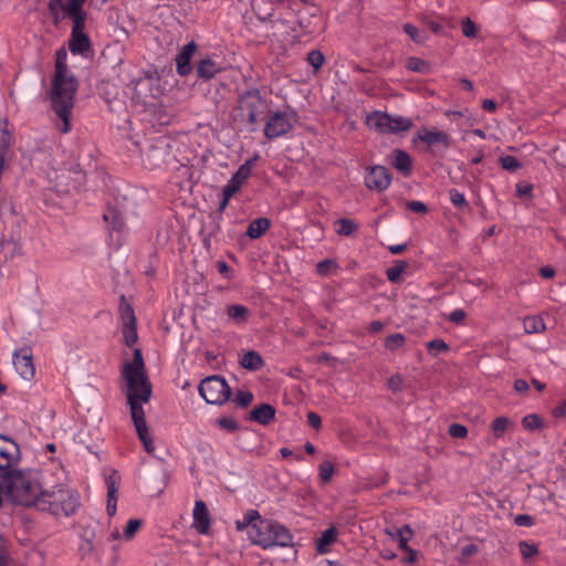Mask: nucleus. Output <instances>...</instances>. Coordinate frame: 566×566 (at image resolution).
<instances>
[{"instance_id":"obj_48","label":"nucleus","mask_w":566,"mask_h":566,"mask_svg":"<svg viewBox=\"0 0 566 566\" xmlns=\"http://www.w3.org/2000/svg\"><path fill=\"white\" fill-rule=\"evenodd\" d=\"M3 248L8 250L11 259L22 255V247L17 241L9 240L3 243Z\"/></svg>"},{"instance_id":"obj_30","label":"nucleus","mask_w":566,"mask_h":566,"mask_svg":"<svg viewBox=\"0 0 566 566\" xmlns=\"http://www.w3.org/2000/svg\"><path fill=\"white\" fill-rule=\"evenodd\" d=\"M406 67L409 71L418 72L421 74H429L431 72V66L429 62L415 56H411L407 60Z\"/></svg>"},{"instance_id":"obj_40","label":"nucleus","mask_w":566,"mask_h":566,"mask_svg":"<svg viewBox=\"0 0 566 566\" xmlns=\"http://www.w3.org/2000/svg\"><path fill=\"white\" fill-rule=\"evenodd\" d=\"M334 474V464L326 460L319 464V478L324 483L331 482Z\"/></svg>"},{"instance_id":"obj_2","label":"nucleus","mask_w":566,"mask_h":566,"mask_svg":"<svg viewBox=\"0 0 566 566\" xmlns=\"http://www.w3.org/2000/svg\"><path fill=\"white\" fill-rule=\"evenodd\" d=\"M77 91V80L69 71L66 65V52H56L55 75L51 90L53 111L60 122L56 127L60 133L67 134L71 130V116L74 106V97Z\"/></svg>"},{"instance_id":"obj_13","label":"nucleus","mask_w":566,"mask_h":566,"mask_svg":"<svg viewBox=\"0 0 566 566\" xmlns=\"http://www.w3.org/2000/svg\"><path fill=\"white\" fill-rule=\"evenodd\" d=\"M413 142H421L427 144L428 146L441 144L443 145L444 148H449L451 145V138L447 133L439 130L437 128L427 127H422L417 132Z\"/></svg>"},{"instance_id":"obj_29","label":"nucleus","mask_w":566,"mask_h":566,"mask_svg":"<svg viewBox=\"0 0 566 566\" xmlns=\"http://www.w3.org/2000/svg\"><path fill=\"white\" fill-rule=\"evenodd\" d=\"M336 233L338 235L349 237L358 230V224L352 219H338L335 221Z\"/></svg>"},{"instance_id":"obj_41","label":"nucleus","mask_w":566,"mask_h":566,"mask_svg":"<svg viewBox=\"0 0 566 566\" xmlns=\"http://www.w3.org/2000/svg\"><path fill=\"white\" fill-rule=\"evenodd\" d=\"M324 55L318 50H313L307 53L306 61L314 67L315 71L319 70L324 64Z\"/></svg>"},{"instance_id":"obj_43","label":"nucleus","mask_w":566,"mask_h":566,"mask_svg":"<svg viewBox=\"0 0 566 566\" xmlns=\"http://www.w3.org/2000/svg\"><path fill=\"white\" fill-rule=\"evenodd\" d=\"M337 264L332 259H325L316 264V271L319 275H328L332 270H335Z\"/></svg>"},{"instance_id":"obj_59","label":"nucleus","mask_w":566,"mask_h":566,"mask_svg":"<svg viewBox=\"0 0 566 566\" xmlns=\"http://www.w3.org/2000/svg\"><path fill=\"white\" fill-rule=\"evenodd\" d=\"M4 543V538L0 535V566H6L8 562Z\"/></svg>"},{"instance_id":"obj_61","label":"nucleus","mask_w":566,"mask_h":566,"mask_svg":"<svg viewBox=\"0 0 566 566\" xmlns=\"http://www.w3.org/2000/svg\"><path fill=\"white\" fill-rule=\"evenodd\" d=\"M539 274L544 279H552L555 275V270L551 266H544L539 270Z\"/></svg>"},{"instance_id":"obj_52","label":"nucleus","mask_w":566,"mask_h":566,"mask_svg":"<svg viewBox=\"0 0 566 566\" xmlns=\"http://www.w3.org/2000/svg\"><path fill=\"white\" fill-rule=\"evenodd\" d=\"M514 523L517 526L531 527L534 524V518L528 514H518L514 517Z\"/></svg>"},{"instance_id":"obj_24","label":"nucleus","mask_w":566,"mask_h":566,"mask_svg":"<svg viewBox=\"0 0 566 566\" xmlns=\"http://www.w3.org/2000/svg\"><path fill=\"white\" fill-rule=\"evenodd\" d=\"M494 438L500 439L503 434L514 428V422L505 416L496 417L490 424Z\"/></svg>"},{"instance_id":"obj_34","label":"nucleus","mask_w":566,"mask_h":566,"mask_svg":"<svg viewBox=\"0 0 566 566\" xmlns=\"http://www.w3.org/2000/svg\"><path fill=\"white\" fill-rule=\"evenodd\" d=\"M403 31L416 43H424L428 40V35L424 32H421L418 28H416L411 23H406L403 25Z\"/></svg>"},{"instance_id":"obj_11","label":"nucleus","mask_w":566,"mask_h":566,"mask_svg":"<svg viewBox=\"0 0 566 566\" xmlns=\"http://www.w3.org/2000/svg\"><path fill=\"white\" fill-rule=\"evenodd\" d=\"M391 176L389 170L384 166H374L369 168L365 177L367 188L371 190L382 191L390 186Z\"/></svg>"},{"instance_id":"obj_50","label":"nucleus","mask_w":566,"mask_h":566,"mask_svg":"<svg viewBox=\"0 0 566 566\" xmlns=\"http://www.w3.org/2000/svg\"><path fill=\"white\" fill-rule=\"evenodd\" d=\"M462 33L467 38H474L475 36V34H476V25H475V23L470 18H465L462 21Z\"/></svg>"},{"instance_id":"obj_27","label":"nucleus","mask_w":566,"mask_h":566,"mask_svg":"<svg viewBox=\"0 0 566 566\" xmlns=\"http://www.w3.org/2000/svg\"><path fill=\"white\" fill-rule=\"evenodd\" d=\"M524 331L527 334H538L546 329V325L541 316H528L523 322Z\"/></svg>"},{"instance_id":"obj_58","label":"nucleus","mask_w":566,"mask_h":566,"mask_svg":"<svg viewBox=\"0 0 566 566\" xmlns=\"http://www.w3.org/2000/svg\"><path fill=\"white\" fill-rule=\"evenodd\" d=\"M478 552V546L474 544H469L462 547L461 554L463 558H468Z\"/></svg>"},{"instance_id":"obj_3","label":"nucleus","mask_w":566,"mask_h":566,"mask_svg":"<svg viewBox=\"0 0 566 566\" xmlns=\"http://www.w3.org/2000/svg\"><path fill=\"white\" fill-rule=\"evenodd\" d=\"M86 0H50L49 9L55 23L70 18L73 23L69 49L73 54H83L91 49V40L85 33L86 12L83 4Z\"/></svg>"},{"instance_id":"obj_39","label":"nucleus","mask_w":566,"mask_h":566,"mask_svg":"<svg viewBox=\"0 0 566 566\" xmlns=\"http://www.w3.org/2000/svg\"><path fill=\"white\" fill-rule=\"evenodd\" d=\"M120 317L123 321V325H135L136 317L133 307L129 304H122L120 308Z\"/></svg>"},{"instance_id":"obj_47","label":"nucleus","mask_w":566,"mask_h":566,"mask_svg":"<svg viewBox=\"0 0 566 566\" xmlns=\"http://www.w3.org/2000/svg\"><path fill=\"white\" fill-rule=\"evenodd\" d=\"M449 434L452 437V438H458V439H462V438H465L468 436V429L463 424H460V423H452L450 427H449Z\"/></svg>"},{"instance_id":"obj_64","label":"nucleus","mask_w":566,"mask_h":566,"mask_svg":"<svg viewBox=\"0 0 566 566\" xmlns=\"http://www.w3.org/2000/svg\"><path fill=\"white\" fill-rule=\"evenodd\" d=\"M384 323L380 321H373L369 325V331L377 333L380 332L384 328Z\"/></svg>"},{"instance_id":"obj_57","label":"nucleus","mask_w":566,"mask_h":566,"mask_svg":"<svg viewBox=\"0 0 566 566\" xmlns=\"http://www.w3.org/2000/svg\"><path fill=\"white\" fill-rule=\"evenodd\" d=\"M514 389L520 394H525L528 391L530 386L526 380L524 379H517L514 382Z\"/></svg>"},{"instance_id":"obj_37","label":"nucleus","mask_w":566,"mask_h":566,"mask_svg":"<svg viewBox=\"0 0 566 566\" xmlns=\"http://www.w3.org/2000/svg\"><path fill=\"white\" fill-rule=\"evenodd\" d=\"M122 332H123L125 345L130 347L137 342L138 336H137L136 324L135 325H123Z\"/></svg>"},{"instance_id":"obj_56","label":"nucleus","mask_w":566,"mask_h":566,"mask_svg":"<svg viewBox=\"0 0 566 566\" xmlns=\"http://www.w3.org/2000/svg\"><path fill=\"white\" fill-rule=\"evenodd\" d=\"M307 421L315 429H318L321 427V424H322L321 417L317 413H315V412H308L307 413Z\"/></svg>"},{"instance_id":"obj_31","label":"nucleus","mask_w":566,"mask_h":566,"mask_svg":"<svg viewBox=\"0 0 566 566\" xmlns=\"http://www.w3.org/2000/svg\"><path fill=\"white\" fill-rule=\"evenodd\" d=\"M406 268H407L406 261H397L392 266L387 269V271H386L387 279L392 283L399 282L401 274Z\"/></svg>"},{"instance_id":"obj_17","label":"nucleus","mask_w":566,"mask_h":566,"mask_svg":"<svg viewBox=\"0 0 566 566\" xmlns=\"http://www.w3.org/2000/svg\"><path fill=\"white\" fill-rule=\"evenodd\" d=\"M275 417V408L269 403L254 407L249 415L250 420L260 424H269Z\"/></svg>"},{"instance_id":"obj_49","label":"nucleus","mask_w":566,"mask_h":566,"mask_svg":"<svg viewBox=\"0 0 566 566\" xmlns=\"http://www.w3.org/2000/svg\"><path fill=\"white\" fill-rule=\"evenodd\" d=\"M520 552L524 558H531L538 553V549L533 544H530L527 542H521L520 543Z\"/></svg>"},{"instance_id":"obj_35","label":"nucleus","mask_w":566,"mask_h":566,"mask_svg":"<svg viewBox=\"0 0 566 566\" xmlns=\"http://www.w3.org/2000/svg\"><path fill=\"white\" fill-rule=\"evenodd\" d=\"M252 165H253V160H247L243 165L240 166V168L237 170V172L231 178L235 181H240V185L242 186L243 182L251 175Z\"/></svg>"},{"instance_id":"obj_21","label":"nucleus","mask_w":566,"mask_h":566,"mask_svg":"<svg viewBox=\"0 0 566 566\" xmlns=\"http://www.w3.org/2000/svg\"><path fill=\"white\" fill-rule=\"evenodd\" d=\"M240 365L248 370L255 371L263 367L264 360L258 352L249 350L241 356Z\"/></svg>"},{"instance_id":"obj_62","label":"nucleus","mask_w":566,"mask_h":566,"mask_svg":"<svg viewBox=\"0 0 566 566\" xmlns=\"http://www.w3.org/2000/svg\"><path fill=\"white\" fill-rule=\"evenodd\" d=\"M407 249V244L403 243V244H395V245H389L388 247V250L391 254H400L402 253L405 250Z\"/></svg>"},{"instance_id":"obj_23","label":"nucleus","mask_w":566,"mask_h":566,"mask_svg":"<svg viewBox=\"0 0 566 566\" xmlns=\"http://www.w3.org/2000/svg\"><path fill=\"white\" fill-rule=\"evenodd\" d=\"M142 520L138 518H132L127 522L126 527L124 528L123 533H119L118 531H114L111 534V537L113 539H125L130 541L135 536V534L138 532V530L142 527Z\"/></svg>"},{"instance_id":"obj_1","label":"nucleus","mask_w":566,"mask_h":566,"mask_svg":"<svg viewBox=\"0 0 566 566\" xmlns=\"http://www.w3.org/2000/svg\"><path fill=\"white\" fill-rule=\"evenodd\" d=\"M122 376L125 380V395L138 438L145 450L150 453L155 447L149 436L143 405L150 400L151 385L146 376L145 363L139 348L134 350L133 361L124 364Z\"/></svg>"},{"instance_id":"obj_46","label":"nucleus","mask_w":566,"mask_h":566,"mask_svg":"<svg viewBox=\"0 0 566 566\" xmlns=\"http://www.w3.org/2000/svg\"><path fill=\"white\" fill-rule=\"evenodd\" d=\"M252 401L253 395L250 391H239L234 398V402L242 408L248 407Z\"/></svg>"},{"instance_id":"obj_8","label":"nucleus","mask_w":566,"mask_h":566,"mask_svg":"<svg viewBox=\"0 0 566 566\" xmlns=\"http://www.w3.org/2000/svg\"><path fill=\"white\" fill-rule=\"evenodd\" d=\"M198 390L205 401L210 405L224 403L231 394L227 381L219 376H210L201 380Z\"/></svg>"},{"instance_id":"obj_15","label":"nucleus","mask_w":566,"mask_h":566,"mask_svg":"<svg viewBox=\"0 0 566 566\" xmlns=\"http://www.w3.org/2000/svg\"><path fill=\"white\" fill-rule=\"evenodd\" d=\"M193 523L192 526L200 533L207 534L210 530V513L206 505V503L201 500L196 501L193 512Z\"/></svg>"},{"instance_id":"obj_22","label":"nucleus","mask_w":566,"mask_h":566,"mask_svg":"<svg viewBox=\"0 0 566 566\" xmlns=\"http://www.w3.org/2000/svg\"><path fill=\"white\" fill-rule=\"evenodd\" d=\"M271 227V221L268 218H258L251 221L248 227L247 235L250 239L261 238Z\"/></svg>"},{"instance_id":"obj_63","label":"nucleus","mask_w":566,"mask_h":566,"mask_svg":"<svg viewBox=\"0 0 566 566\" xmlns=\"http://www.w3.org/2000/svg\"><path fill=\"white\" fill-rule=\"evenodd\" d=\"M482 107L488 112H494L496 109V103L493 99H484Z\"/></svg>"},{"instance_id":"obj_7","label":"nucleus","mask_w":566,"mask_h":566,"mask_svg":"<svg viewBox=\"0 0 566 566\" xmlns=\"http://www.w3.org/2000/svg\"><path fill=\"white\" fill-rule=\"evenodd\" d=\"M366 124L380 134H396L408 130L412 126V122L407 117L382 112H374L368 115Z\"/></svg>"},{"instance_id":"obj_32","label":"nucleus","mask_w":566,"mask_h":566,"mask_svg":"<svg viewBox=\"0 0 566 566\" xmlns=\"http://www.w3.org/2000/svg\"><path fill=\"white\" fill-rule=\"evenodd\" d=\"M522 426L524 429H526L528 431H534V430H538V429L543 428L544 422H543V419L538 415L531 413V415H526L525 417H523Z\"/></svg>"},{"instance_id":"obj_12","label":"nucleus","mask_w":566,"mask_h":566,"mask_svg":"<svg viewBox=\"0 0 566 566\" xmlns=\"http://www.w3.org/2000/svg\"><path fill=\"white\" fill-rule=\"evenodd\" d=\"M12 361L18 374L25 380H31L35 374V367L32 360V354L29 348H22L15 352Z\"/></svg>"},{"instance_id":"obj_10","label":"nucleus","mask_w":566,"mask_h":566,"mask_svg":"<svg viewBox=\"0 0 566 566\" xmlns=\"http://www.w3.org/2000/svg\"><path fill=\"white\" fill-rule=\"evenodd\" d=\"M295 116L286 112L274 113L265 124L264 135L269 139L279 138L290 133L294 126Z\"/></svg>"},{"instance_id":"obj_25","label":"nucleus","mask_w":566,"mask_h":566,"mask_svg":"<svg viewBox=\"0 0 566 566\" xmlns=\"http://www.w3.org/2000/svg\"><path fill=\"white\" fill-rule=\"evenodd\" d=\"M392 166L403 175H409L411 171V158L406 151L395 149Z\"/></svg>"},{"instance_id":"obj_53","label":"nucleus","mask_w":566,"mask_h":566,"mask_svg":"<svg viewBox=\"0 0 566 566\" xmlns=\"http://www.w3.org/2000/svg\"><path fill=\"white\" fill-rule=\"evenodd\" d=\"M388 387L392 391H400L402 389V378L400 375H394L388 379Z\"/></svg>"},{"instance_id":"obj_26","label":"nucleus","mask_w":566,"mask_h":566,"mask_svg":"<svg viewBox=\"0 0 566 566\" xmlns=\"http://www.w3.org/2000/svg\"><path fill=\"white\" fill-rule=\"evenodd\" d=\"M336 530L335 527H329L325 530L321 537L317 539L316 543V549L318 553L324 554L327 552V548L331 544H333L336 541Z\"/></svg>"},{"instance_id":"obj_16","label":"nucleus","mask_w":566,"mask_h":566,"mask_svg":"<svg viewBox=\"0 0 566 566\" xmlns=\"http://www.w3.org/2000/svg\"><path fill=\"white\" fill-rule=\"evenodd\" d=\"M105 483L107 486V502H106V511L107 514L112 517L116 514V503H117V492L119 484V475L116 471L111 472L105 478Z\"/></svg>"},{"instance_id":"obj_6","label":"nucleus","mask_w":566,"mask_h":566,"mask_svg":"<svg viewBox=\"0 0 566 566\" xmlns=\"http://www.w3.org/2000/svg\"><path fill=\"white\" fill-rule=\"evenodd\" d=\"M238 112L242 122L252 125L263 119L269 105L258 91H248L239 97Z\"/></svg>"},{"instance_id":"obj_19","label":"nucleus","mask_w":566,"mask_h":566,"mask_svg":"<svg viewBox=\"0 0 566 566\" xmlns=\"http://www.w3.org/2000/svg\"><path fill=\"white\" fill-rule=\"evenodd\" d=\"M221 70V65L211 57L202 59L197 65L198 76L203 80L214 77Z\"/></svg>"},{"instance_id":"obj_51","label":"nucleus","mask_w":566,"mask_h":566,"mask_svg":"<svg viewBox=\"0 0 566 566\" xmlns=\"http://www.w3.org/2000/svg\"><path fill=\"white\" fill-rule=\"evenodd\" d=\"M241 188L240 181H235L232 178L227 182L222 189V196L231 198Z\"/></svg>"},{"instance_id":"obj_5","label":"nucleus","mask_w":566,"mask_h":566,"mask_svg":"<svg viewBox=\"0 0 566 566\" xmlns=\"http://www.w3.org/2000/svg\"><path fill=\"white\" fill-rule=\"evenodd\" d=\"M248 534L253 544L263 548L274 546L287 547L293 544V535L285 526L266 520L253 524Z\"/></svg>"},{"instance_id":"obj_18","label":"nucleus","mask_w":566,"mask_h":566,"mask_svg":"<svg viewBox=\"0 0 566 566\" xmlns=\"http://www.w3.org/2000/svg\"><path fill=\"white\" fill-rule=\"evenodd\" d=\"M143 163L149 169L160 167L165 163V151L160 147L150 146L143 154Z\"/></svg>"},{"instance_id":"obj_14","label":"nucleus","mask_w":566,"mask_h":566,"mask_svg":"<svg viewBox=\"0 0 566 566\" xmlns=\"http://www.w3.org/2000/svg\"><path fill=\"white\" fill-rule=\"evenodd\" d=\"M197 51V44L191 41L184 45L176 56V69L180 76H187L192 71L191 59Z\"/></svg>"},{"instance_id":"obj_60","label":"nucleus","mask_w":566,"mask_h":566,"mask_svg":"<svg viewBox=\"0 0 566 566\" xmlns=\"http://www.w3.org/2000/svg\"><path fill=\"white\" fill-rule=\"evenodd\" d=\"M516 192L518 196H527L532 192V186L531 185H517L516 186Z\"/></svg>"},{"instance_id":"obj_28","label":"nucleus","mask_w":566,"mask_h":566,"mask_svg":"<svg viewBox=\"0 0 566 566\" xmlns=\"http://www.w3.org/2000/svg\"><path fill=\"white\" fill-rule=\"evenodd\" d=\"M261 516L258 511L249 510L242 517V520H238L235 522V526L238 531H244L247 528L251 530L253 524L259 523Z\"/></svg>"},{"instance_id":"obj_38","label":"nucleus","mask_w":566,"mask_h":566,"mask_svg":"<svg viewBox=\"0 0 566 566\" xmlns=\"http://www.w3.org/2000/svg\"><path fill=\"white\" fill-rule=\"evenodd\" d=\"M406 338L402 334L397 333L389 335L385 340V347L389 350H396L403 346Z\"/></svg>"},{"instance_id":"obj_36","label":"nucleus","mask_w":566,"mask_h":566,"mask_svg":"<svg viewBox=\"0 0 566 566\" xmlns=\"http://www.w3.org/2000/svg\"><path fill=\"white\" fill-rule=\"evenodd\" d=\"M427 349L431 355L438 356L441 353H447L450 348L444 340L437 338L427 343Z\"/></svg>"},{"instance_id":"obj_33","label":"nucleus","mask_w":566,"mask_h":566,"mask_svg":"<svg viewBox=\"0 0 566 566\" xmlns=\"http://www.w3.org/2000/svg\"><path fill=\"white\" fill-rule=\"evenodd\" d=\"M412 536V531L408 525H405L401 528L397 530V539L399 542V547L402 551H410V547L408 546V542L410 541Z\"/></svg>"},{"instance_id":"obj_4","label":"nucleus","mask_w":566,"mask_h":566,"mask_svg":"<svg viewBox=\"0 0 566 566\" xmlns=\"http://www.w3.org/2000/svg\"><path fill=\"white\" fill-rule=\"evenodd\" d=\"M77 505L78 495L75 491L67 488L63 482L53 484L49 479L43 478L42 491L36 506L39 510L54 515L69 516L75 513Z\"/></svg>"},{"instance_id":"obj_45","label":"nucleus","mask_w":566,"mask_h":566,"mask_svg":"<svg viewBox=\"0 0 566 566\" xmlns=\"http://www.w3.org/2000/svg\"><path fill=\"white\" fill-rule=\"evenodd\" d=\"M450 200L458 208H468L469 203L464 195L455 189L450 190Z\"/></svg>"},{"instance_id":"obj_20","label":"nucleus","mask_w":566,"mask_h":566,"mask_svg":"<svg viewBox=\"0 0 566 566\" xmlns=\"http://www.w3.org/2000/svg\"><path fill=\"white\" fill-rule=\"evenodd\" d=\"M226 313L234 324L242 325L247 323L250 311L244 305L232 304L226 307Z\"/></svg>"},{"instance_id":"obj_54","label":"nucleus","mask_w":566,"mask_h":566,"mask_svg":"<svg viewBox=\"0 0 566 566\" xmlns=\"http://www.w3.org/2000/svg\"><path fill=\"white\" fill-rule=\"evenodd\" d=\"M407 208L417 213L427 212V206L421 201H409L407 202Z\"/></svg>"},{"instance_id":"obj_9","label":"nucleus","mask_w":566,"mask_h":566,"mask_svg":"<svg viewBox=\"0 0 566 566\" xmlns=\"http://www.w3.org/2000/svg\"><path fill=\"white\" fill-rule=\"evenodd\" d=\"M19 461V446L13 440L0 436V476H7L15 471Z\"/></svg>"},{"instance_id":"obj_44","label":"nucleus","mask_w":566,"mask_h":566,"mask_svg":"<svg viewBox=\"0 0 566 566\" xmlns=\"http://www.w3.org/2000/svg\"><path fill=\"white\" fill-rule=\"evenodd\" d=\"M217 423L220 428L229 431L234 432L239 429V424L235 419L231 417H222L217 420Z\"/></svg>"},{"instance_id":"obj_42","label":"nucleus","mask_w":566,"mask_h":566,"mask_svg":"<svg viewBox=\"0 0 566 566\" xmlns=\"http://www.w3.org/2000/svg\"><path fill=\"white\" fill-rule=\"evenodd\" d=\"M500 164L502 168L507 171H515L522 166L521 163L514 156L510 155L500 157Z\"/></svg>"},{"instance_id":"obj_55","label":"nucleus","mask_w":566,"mask_h":566,"mask_svg":"<svg viewBox=\"0 0 566 566\" xmlns=\"http://www.w3.org/2000/svg\"><path fill=\"white\" fill-rule=\"evenodd\" d=\"M465 318V312L463 310H454L449 314V321L452 323L460 324Z\"/></svg>"}]
</instances>
